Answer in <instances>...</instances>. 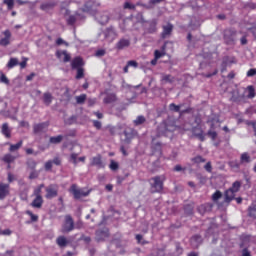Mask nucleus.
Masks as SVG:
<instances>
[{
	"instance_id": "f257e3e1",
	"label": "nucleus",
	"mask_w": 256,
	"mask_h": 256,
	"mask_svg": "<svg viewBox=\"0 0 256 256\" xmlns=\"http://www.w3.org/2000/svg\"><path fill=\"white\" fill-rule=\"evenodd\" d=\"M151 193H161L163 191V183L165 176H154L149 180Z\"/></svg>"
},
{
	"instance_id": "f03ea898",
	"label": "nucleus",
	"mask_w": 256,
	"mask_h": 256,
	"mask_svg": "<svg viewBox=\"0 0 256 256\" xmlns=\"http://www.w3.org/2000/svg\"><path fill=\"white\" fill-rule=\"evenodd\" d=\"M173 131H175V125L169 121H163L157 127V137H166V135L173 133Z\"/></svg>"
},
{
	"instance_id": "7ed1b4c3",
	"label": "nucleus",
	"mask_w": 256,
	"mask_h": 256,
	"mask_svg": "<svg viewBox=\"0 0 256 256\" xmlns=\"http://www.w3.org/2000/svg\"><path fill=\"white\" fill-rule=\"evenodd\" d=\"M223 39L226 45H235V41H237V31L233 28L225 29Z\"/></svg>"
},
{
	"instance_id": "20e7f679",
	"label": "nucleus",
	"mask_w": 256,
	"mask_h": 256,
	"mask_svg": "<svg viewBox=\"0 0 256 256\" xmlns=\"http://www.w3.org/2000/svg\"><path fill=\"white\" fill-rule=\"evenodd\" d=\"M107 239H109V228L104 227L96 230L95 232L96 243H103Z\"/></svg>"
},
{
	"instance_id": "39448f33",
	"label": "nucleus",
	"mask_w": 256,
	"mask_h": 256,
	"mask_svg": "<svg viewBox=\"0 0 256 256\" xmlns=\"http://www.w3.org/2000/svg\"><path fill=\"white\" fill-rule=\"evenodd\" d=\"M74 199H81V197H87L89 195V191L85 192V190L77 187V184H72L69 190Z\"/></svg>"
},
{
	"instance_id": "423d86ee",
	"label": "nucleus",
	"mask_w": 256,
	"mask_h": 256,
	"mask_svg": "<svg viewBox=\"0 0 256 256\" xmlns=\"http://www.w3.org/2000/svg\"><path fill=\"white\" fill-rule=\"evenodd\" d=\"M75 229V221H73V217L71 215L65 216V222L62 226L63 233H71Z\"/></svg>"
},
{
	"instance_id": "0eeeda50",
	"label": "nucleus",
	"mask_w": 256,
	"mask_h": 256,
	"mask_svg": "<svg viewBox=\"0 0 256 256\" xmlns=\"http://www.w3.org/2000/svg\"><path fill=\"white\" fill-rule=\"evenodd\" d=\"M47 199H55L59 195V187L56 184H50L45 188Z\"/></svg>"
},
{
	"instance_id": "6e6552de",
	"label": "nucleus",
	"mask_w": 256,
	"mask_h": 256,
	"mask_svg": "<svg viewBox=\"0 0 256 256\" xmlns=\"http://www.w3.org/2000/svg\"><path fill=\"white\" fill-rule=\"evenodd\" d=\"M83 13H90V15H95L97 12V3L92 0L87 1L82 8Z\"/></svg>"
},
{
	"instance_id": "1a4fd4ad",
	"label": "nucleus",
	"mask_w": 256,
	"mask_h": 256,
	"mask_svg": "<svg viewBox=\"0 0 256 256\" xmlns=\"http://www.w3.org/2000/svg\"><path fill=\"white\" fill-rule=\"evenodd\" d=\"M173 24L168 22L167 24L162 25L161 39H169L173 33Z\"/></svg>"
},
{
	"instance_id": "9d476101",
	"label": "nucleus",
	"mask_w": 256,
	"mask_h": 256,
	"mask_svg": "<svg viewBox=\"0 0 256 256\" xmlns=\"http://www.w3.org/2000/svg\"><path fill=\"white\" fill-rule=\"evenodd\" d=\"M103 35L109 43H112V41H115V39H117V32L115 31L114 27H109L104 30Z\"/></svg>"
},
{
	"instance_id": "9b49d317",
	"label": "nucleus",
	"mask_w": 256,
	"mask_h": 256,
	"mask_svg": "<svg viewBox=\"0 0 256 256\" xmlns=\"http://www.w3.org/2000/svg\"><path fill=\"white\" fill-rule=\"evenodd\" d=\"M90 167H97V169L105 168V164L103 163V158L101 157L100 154L91 158Z\"/></svg>"
},
{
	"instance_id": "f8f14e48",
	"label": "nucleus",
	"mask_w": 256,
	"mask_h": 256,
	"mask_svg": "<svg viewBox=\"0 0 256 256\" xmlns=\"http://www.w3.org/2000/svg\"><path fill=\"white\" fill-rule=\"evenodd\" d=\"M49 128V122H42L33 125V131L35 135H41V133H45Z\"/></svg>"
},
{
	"instance_id": "ddd939ff",
	"label": "nucleus",
	"mask_w": 256,
	"mask_h": 256,
	"mask_svg": "<svg viewBox=\"0 0 256 256\" xmlns=\"http://www.w3.org/2000/svg\"><path fill=\"white\" fill-rule=\"evenodd\" d=\"M94 16L100 25H107L109 23V14L106 12H96Z\"/></svg>"
},
{
	"instance_id": "4468645a",
	"label": "nucleus",
	"mask_w": 256,
	"mask_h": 256,
	"mask_svg": "<svg viewBox=\"0 0 256 256\" xmlns=\"http://www.w3.org/2000/svg\"><path fill=\"white\" fill-rule=\"evenodd\" d=\"M197 211L198 213H200V215H205V213H211V211H213V204L212 203L202 204L198 206Z\"/></svg>"
},
{
	"instance_id": "2eb2a0df",
	"label": "nucleus",
	"mask_w": 256,
	"mask_h": 256,
	"mask_svg": "<svg viewBox=\"0 0 256 256\" xmlns=\"http://www.w3.org/2000/svg\"><path fill=\"white\" fill-rule=\"evenodd\" d=\"M56 57L60 59V61H63L64 63H69V61H71V55L67 53V50H63V51L58 50L56 52Z\"/></svg>"
},
{
	"instance_id": "dca6fc26",
	"label": "nucleus",
	"mask_w": 256,
	"mask_h": 256,
	"mask_svg": "<svg viewBox=\"0 0 256 256\" xmlns=\"http://www.w3.org/2000/svg\"><path fill=\"white\" fill-rule=\"evenodd\" d=\"M4 38L0 39V45L2 47H7L11 43V31L5 30L3 32Z\"/></svg>"
},
{
	"instance_id": "f3484780",
	"label": "nucleus",
	"mask_w": 256,
	"mask_h": 256,
	"mask_svg": "<svg viewBox=\"0 0 256 256\" xmlns=\"http://www.w3.org/2000/svg\"><path fill=\"white\" fill-rule=\"evenodd\" d=\"M13 129L9 127V123H3L1 126V133L6 139H11V133Z\"/></svg>"
},
{
	"instance_id": "a211bd4d",
	"label": "nucleus",
	"mask_w": 256,
	"mask_h": 256,
	"mask_svg": "<svg viewBox=\"0 0 256 256\" xmlns=\"http://www.w3.org/2000/svg\"><path fill=\"white\" fill-rule=\"evenodd\" d=\"M9 195V184L0 183V199L3 200Z\"/></svg>"
},
{
	"instance_id": "6ab92c4d",
	"label": "nucleus",
	"mask_w": 256,
	"mask_h": 256,
	"mask_svg": "<svg viewBox=\"0 0 256 256\" xmlns=\"http://www.w3.org/2000/svg\"><path fill=\"white\" fill-rule=\"evenodd\" d=\"M190 243L194 249H197L199 248V245L203 243V238L201 237V235H194L192 236Z\"/></svg>"
},
{
	"instance_id": "aec40b11",
	"label": "nucleus",
	"mask_w": 256,
	"mask_h": 256,
	"mask_svg": "<svg viewBox=\"0 0 256 256\" xmlns=\"http://www.w3.org/2000/svg\"><path fill=\"white\" fill-rule=\"evenodd\" d=\"M192 133L194 137L199 139V141H205V135H203V130L201 129V127L192 128Z\"/></svg>"
},
{
	"instance_id": "412c9836",
	"label": "nucleus",
	"mask_w": 256,
	"mask_h": 256,
	"mask_svg": "<svg viewBox=\"0 0 256 256\" xmlns=\"http://www.w3.org/2000/svg\"><path fill=\"white\" fill-rule=\"evenodd\" d=\"M42 101L46 107H49L53 103V94L51 92H45L42 96Z\"/></svg>"
},
{
	"instance_id": "4be33fe9",
	"label": "nucleus",
	"mask_w": 256,
	"mask_h": 256,
	"mask_svg": "<svg viewBox=\"0 0 256 256\" xmlns=\"http://www.w3.org/2000/svg\"><path fill=\"white\" fill-rule=\"evenodd\" d=\"M124 135L126 137V143H131V139H133V137L137 135V131H135L134 129H127L124 131Z\"/></svg>"
},
{
	"instance_id": "5701e85b",
	"label": "nucleus",
	"mask_w": 256,
	"mask_h": 256,
	"mask_svg": "<svg viewBox=\"0 0 256 256\" xmlns=\"http://www.w3.org/2000/svg\"><path fill=\"white\" fill-rule=\"evenodd\" d=\"M31 206L35 209H41V207H43V196H36L32 201Z\"/></svg>"
},
{
	"instance_id": "b1692460",
	"label": "nucleus",
	"mask_w": 256,
	"mask_h": 256,
	"mask_svg": "<svg viewBox=\"0 0 256 256\" xmlns=\"http://www.w3.org/2000/svg\"><path fill=\"white\" fill-rule=\"evenodd\" d=\"M148 23H149V27L147 29V33H150V34L157 33V19H152Z\"/></svg>"
},
{
	"instance_id": "393cba45",
	"label": "nucleus",
	"mask_w": 256,
	"mask_h": 256,
	"mask_svg": "<svg viewBox=\"0 0 256 256\" xmlns=\"http://www.w3.org/2000/svg\"><path fill=\"white\" fill-rule=\"evenodd\" d=\"M83 65V59L81 57H76L71 62L72 69H81Z\"/></svg>"
},
{
	"instance_id": "a878e982",
	"label": "nucleus",
	"mask_w": 256,
	"mask_h": 256,
	"mask_svg": "<svg viewBox=\"0 0 256 256\" xmlns=\"http://www.w3.org/2000/svg\"><path fill=\"white\" fill-rule=\"evenodd\" d=\"M129 45H131V42L128 39L122 38L116 44V48L122 50L125 49V47H129Z\"/></svg>"
},
{
	"instance_id": "bb28decb",
	"label": "nucleus",
	"mask_w": 256,
	"mask_h": 256,
	"mask_svg": "<svg viewBox=\"0 0 256 256\" xmlns=\"http://www.w3.org/2000/svg\"><path fill=\"white\" fill-rule=\"evenodd\" d=\"M175 77L171 74H162L161 83L162 85H166V83H174Z\"/></svg>"
},
{
	"instance_id": "cd10ccee",
	"label": "nucleus",
	"mask_w": 256,
	"mask_h": 256,
	"mask_svg": "<svg viewBox=\"0 0 256 256\" xmlns=\"http://www.w3.org/2000/svg\"><path fill=\"white\" fill-rule=\"evenodd\" d=\"M103 101L106 103V105L115 103V101H117V95L115 93L107 94Z\"/></svg>"
},
{
	"instance_id": "c85d7f7f",
	"label": "nucleus",
	"mask_w": 256,
	"mask_h": 256,
	"mask_svg": "<svg viewBox=\"0 0 256 256\" xmlns=\"http://www.w3.org/2000/svg\"><path fill=\"white\" fill-rule=\"evenodd\" d=\"M235 193L236 192L230 190V188L228 190H226V192H225V202L226 203H231V201H233V199H235Z\"/></svg>"
},
{
	"instance_id": "c756f323",
	"label": "nucleus",
	"mask_w": 256,
	"mask_h": 256,
	"mask_svg": "<svg viewBox=\"0 0 256 256\" xmlns=\"http://www.w3.org/2000/svg\"><path fill=\"white\" fill-rule=\"evenodd\" d=\"M56 243H57L58 247H67L69 241H67V238L65 236H59L56 239Z\"/></svg>"
},
{
	"instance_id": "7c9ffc66",
	"label": "nucleus",
	"mask_w": 256,
	"mask_h": 256,
	"mask_svg": "<svg viewBox=\"0 0 256 256\" xmlns=\"http://www.w3.org/2000/svg\"><path fill=\"white\" fill-rule=\"evenodd\" d=\"M144 123H147V118H145V116L143 115L136 117V119L133 121L135 127H139V125H144Z\"/></svg>"
},
{
	"instance_id": "2f4dec72",
	"label": "nucleus",
	"mask_w": 256,
	"mask_h": 256,
	"mask_svg": "<svg viewBox=\"0 0 256 256\" xmlns=\"http://www.w3.org/2000/svg\"><path fill=\"white\" fill-rule=\"evenodd\" d=\"M61 141H63V135L53 136L49 139V142L52 143V145H59Z\"/></svg>"
},
{
	"instance_id": "473e14b6",
	"label": "nucleus",
	"mask_w": 256,
	"mask_h": 256,
	"mask_svg": "<svg viewBox=\"0 0 256 256\" xmlns=\"http://www.w3.org/2000/svg\"><path fill=\"white\" fill-rule=\"evenodd\" d=\"M55 7V2H45L41 4L40 9L42 11H48V9H53Z\"/></svg>"
},
{
	"instance_id": "72a5a7b5",
	"label": "nucleus",
	"mask_w": 256,
	"mask_h": 256,
	"mask_svg": "<svg viewBox=\"0 0 256 256\" xmlns=\"http://www.w3.org/2000/svg\"><path fill=\"white\" fill-rule=\"evenodd\" d=\"M78 17H81V15H79V13H75V15H70L67 19V23L69 25H75V23L77 22Z\"/></svg>"
},
{
	"instance_id": "f704fd0d",
	"label": "nucleus",
	"mask_w": 256,
	"mask_h": 256,
	"mask_svg": "<svg viewBox=\"0 0 256 256\" xmlns=\"http://www.w3.org/2000/svg\"><path fill=\"white\" fill-rule=\"evenodd\" d=\"M77 105H83L85 101H87V94H81L80 96H76Z\"/></svg>"
},
{
	"instance_id": "c9c22d12",
	"label": "nucleus",
	"mask_w": 256,
	"mask_h": 256,
	"mask_svg": "<svg viewBox=\"0 0 256 256\" xmlns=\"http://www.w3.org/2000/svg\"><path fill=\"white\" fill-rule=\"evenodd\" d=\"M19 65V59L17 58H10L7 67L8 69H13V67H17Z\"/></svg>"
},
{
	"instance_id": "e433bc0d",
	"label": "nucleus",
	"mask_w": 256,
	"mask_h": 256,
	"mask_svg": "<svg viewBox=\"0 0 256 256\" xmlns=\"http://www.w3.org/2000/svg\"><path fill=\"white\" fill-rule=\"evenodd\" d=\"M2 161L8 164L13 163V161H15V156L11 154H5L4 157L2 158Z\"/></svg>"
},
{
	"instance_id": "4c0bfd02",
	"label": "nucleus",
	"mask_w": 256,
	"mask_h": 256,
	"mask_svg": "<svg viewBox=\"0 0 256 256\" xmlns=\"http://www.w3.org/2000/svg\"><path fill=\"white\" fill-rule=\"evenodd\" d=\"M23 145V140H20L18 143L16 144H11L9 151L13 152V151H17L18 149H21V146Z\"/></svg>"
},
{
	"instance_id": "58836bf2",
	"label": "nucleus",
	"mask_w": 256,
	"mask_h": 256,
	"mask_svg": "<svg viewBox=\"0 0 256 256\" xmlns=\"http://www.w3.org/2000/svg\"><path fill=\"white\" fill-rule=\"evenodd\" d=\"M240 163H251V156H249L247 153H243L240 157Z\"/></svg>"
},
{
	"instance_id": "ea45409f",
	"label": "nucleus",
	"mask_w": 256,
	"mask_h": 256,
	"mask_svg": "<svg viewBox=\"0 0 256 256\" xmlns=\"http://www.w3.org/2000/svg\"><path fill=\"white\" fill-rule=\"evenodd\" d=\"M241 181H235L232 184V187L230 188V190H232L234 193H238L239 189H241Z\"/></svg>"
},
{
	"instance_id": "a19ab883",
	"label": "nucleus",
	"mask_w": 256,
	"mask_h": 256,
	"mask_svg": "<svg viewBox=\"0 0 256 256\" xmlns=\"http://www.w3.org/2000/svg\"><path fill=\"white\" fill-rule=\"evenodd\" d=\"M26 165L28 167V169H30L31 171L35 170V167H37V162L33 159H29L27 162H26Z\"/></svg>"
},
{
	"instance_id": "79ce46f5",
	"label": "nucleus",
	"mask_w": 256,
	"mask_h": 256,
	"mask_svg": "<svg viewBox=\"0 0 256 256\" xmlns=\"http://www.w3.org/2000/svg\"><path fill=\"white\" fill-rule=\"evenodd\" d=\"M247 91H248V99H253L255 97V88L253 86H248L247 87Z\"/></svg>"
},
{
	"instance_id": "37998d69",
	"label": "nucleus",
	"mask_w": 256,
	"mask_h": 256,
	"mask_svg": "<svg viewBox=\"0 0 256 256\" xmlns=\"http://www.w3.org/2000/svg\"><path fill=\"white\" fill-rule=\"evenodd\" d=\"M249 211V217H252L253 219H256V205H251L248 208Z\"/></svg>"
},
{
	"instance_id": "c03bdc74",
	"label": "nucleus",
	"mask_w": 256,
	"mask_h": 256,
	"mask_svg": "<svg viewBox=\"0 0 256 256\" xmlns=\"http://www.w3.org/2000/svg\"><path fill=\"white\" fill-rule=\"evenodd\" d=\"M221 197H223V193H221V191L217 190L213 195H212V201H214V203H217L218 199H221Z\"/></svg>"
},
{
	"instance_id": "a18cd8bd",
	"label": "nucleus",
	"mask_w": 256,
	"mask_h": 256,
	"mask_svg": "<svg viewBox=\"0 0 256 256\" xmlns=\"http://www.w3.org/2000/svg\"><path fill=\"white\" fill-rule=\"evenodd\" d=\"M169 109H170V111H174L175 113H179V111H181V106L176 105L175 103H171L169 105Z\"/></svg>"
},
{
	"instance_id": "49530a36",
	"label": "nucleus",
	"mask_w": 256,
	"mask_h": 256,
	"mask_svg": "<svg viewBox=\"0 0 256 256\" xmlns=\"http://www.w3.org/2000/svg\"><path fill=\"white\" fill-rule=\"evenodd\" d=\"M26 215H29V216L31 217V221H32L33 223L39 221V216L33 214V212H31V210H27V211H26Z\"/></svg>"
},
{
	"instance_id": "de8ad7c7",
	"label": "nucleus",
	"mask_w": 256,
	"mask_h": 256,
	"mask_svg": "<svg viewBox=\"0 0 256 256\" xmlns=\"http://www.w3.org/2000/svg\"><path fill=\"white\" fill-rule=\"evenodd\" d=\"M16 3H18V5H32V7H35V5H37V2H30L28 0H16Z\"/></svg>"
},
{
	"instance_id": "09e8293b",
	"label": "nucleus",
	"mask_w": 256,
	"mask_h": 256,
	"mask_svg": "<svg viewBox=\"0 0 256 256\" xmlns=\"http://www.w3.org/2000/svg\"><path fill=\"white\" fill-rule=\"evenodd\" d=\"M76 69H77L76 79H83V77H85V70L83 68H76Z\"/></svg>"
},
{
	"instance_id": "8fccbe9b",
	"label": "nucleus",
	"mask_w": 256,
	"mask_h": 256,
	"mask_svg": "<svg viewBox=\"0 0 256 256\" xmlns=\"http://www.w3.org/2000/svg\"><path fill=\"white\" fill-rule=\"evenodd\" d=\"M244 9H248L249 11L256 9V4L253 2H247L244 4Z\"/></svg>"
},
{
	"instance_id": "3c124183",
	"label": "nucleus",
	"mask_w": 256,
	"mask_h": 256,
	"mask_svg": "<svg viewBox=\"0 0 256 256\" xmlns=\"http://www.w3.org/2000/svg\"><path fill=\"white\" fill-rule=\"evenodd\" d=\"M191 161L193 162V163H205V158H202L201 156H196V157H194V158H192L191 159Z\"/></svg>"
},
{
	"instance_id": "603ef678",
	"label": "nucleus",
	"mask_w": 256,
	"mask_h": 256,
	"mask_svg": "<svg viewBox=\"0 0 256 256\" xmlns=\"http://www.w3.org/2000/svg\"><path fill=\"white\" fill-rule=\"evenodd\" d=\"M136 19L138 21V23H147V21L145 20V17L143 16V13L139 12L136 15Z\"/></svg>"
},
{
	"instance_id": "864d4df0",
	"label": "nucleus",
	"mask_w": 256,
	"mask_h": 256,
	"mask_svg": "<svg viewBox=\"0 0 256 256\" xmlns=\"http://www.w3.org/2000/svg\"><path fill=\"white\" fill-rule=\"evenodd\" d=\"M110 169L111 171H117V169H119V163L115 162V160H111Z\"/></svg>"
},
{
	"instance_id": "5fc2aeb1",
	"label": "nucleus",
	"mask_w": 256,
	"mask_h": 256,
	"mask_svg": "<svg viewBox=\"0 0 256 256\" xmlns=\"http://www.w3.org/2000/svg\"><path fill=\"white\" fill-rule=\"evenodd\" d=\"M184 211H185L186 215H193V206L186 205L184 207Z\"/></svg>"
},
{
	"instance_id": "6e6d98bb",
	"label": "nucleus",
	"mask_w": 256,
	"mask_h": 256,
	"mask_svg": "<svg viewBox=\"0 0 256 256\" xmlns=\"http://www.w3.org/2000/svg\"><path fill=\"white\" fill-rule=\"evenodd\" d=\"M4 4L7 5L8 9H13L15 5V0H4Z\"/></svg>"
},
{
	"instance_id": "4d7b16f0",
	"label": "nucleus",
	"mask_w": 256,
	"mask_h": 256,
	"mask_svg": "<svg viewBox=\"0 0 256 256\" xmlns=\"http://www.w3.org/2000/svg\"><path fill=\"white\" fill-rule=\"evenodd\" d=\"M124 9H130V11H134L135 4H131V2H125L124 3Z\"/></svg>"
},
{
	"instance_id": "13d9d810",
	"label": "nucleus",
	"mask_w": 256,
	"mask_h": 256,
	"mask_svg": "<svg viewBox=\"0 0 256 256\" xmlns=\"http://www.w3.org/2000/svg\"><path fill=\"white\" fill-rule=\"evenodd\" d=\"M37 177H39V172H37V170H32L30 172L29 179L33 180L37 179Z\"/></svg>"
},
{
	"instance_id": "bf43d9fd",
	"label": "nucleus",
	"mask_w": 256,
	"mask_h": 256,
	"mask_svg": "<svg viewBox=\"0 0 256 256\" xmlns=\"http://www.w3.org/2000/svg\"><path fill=\"white\" fill-rule=\"evenodd\" d=\"M128 67H134V69H137L139 67V63L135 60H130L127 62Z\"/></svg>"
},
{
	"instance_id": "052dcab7",
	"label": "nucleus",
	"mask_w": 256,
	"mask_h": 256,
	"mask_svg": "<svg viewBox=\"0 0 256 256\" xmlns=\"http://www.w3.org/2000/svg\"><path fill=\"white\" fill-rule=\"evenodd\" d=\"M208 137H211L212 141H215L217 139V132L209 130L207 132Z\"/></svg>"
},
{
	"instance_id": "680f3d73",
	"label": "nucleus",
	"mask_w": 256,
	"mask_h": 256,
	"mask_svg": "<svg viewBox=\"0 0 256 256\" xmlns=\"http://www.w3.org/2000/svg\"><path fill=\"white\" fill-rule=\"evenodd\" d=\"M0 81L1 83H5V85H9V78H7V76L3 73L0 76Z\"/></svg>"
},
{
	"instance_id": "e2e57ef3",
	"label": "nucleus",
	"mask_w": 256,
	"mask_h": 256,
	"mask_svg": "<svg viewBox=\"0 0 256 256\" xmlns=\"http://www.w3.org/2000/svg\"><path fill=\"white\" fill-rule=\"evenodd\" d=\"M256 75V69L252 68L247 72V77H255Z\"/></svg>"
},
{
	"instance_id": "0e129e2a",
	"label": "nucleus",
	"mask_w": 256,
	"mask_h": 256,
	"mask_svg": "<svg viewBox=\"0 0 256 256\" xmlns=\"http://www.w3.org/2000/svg\"><path fill=\"white\" fill-rule=\"evenodd\" d=\"M105 53H106L105 50L100 49V50L96 51L95 56L96 57H104Z\"/></svg>"
},
{
	"instance_id": "69168bd1",
	"label": "nucleus",
	"mask_w": 256,
	"mask_h": 256,
	"mask_svg": "<svg viewBox=\"0 0 256 256\" xmlns=\"http://www.w3.org/2000/svg\"><path fill=\"white\" fill-rule=\"evenodd\" d=\"M11 233H12V231L10 229H5V230L0 229V235L9 236V235H11Z\"/></svg>"
},
{
	"instance_id": "338daca9",
	"label": "nucleus",
	"mask_w": 256,
	"mask_h": 256,
	"mask_svg": "<svg viewBox=\"0 0 256 256\" xmlns=\"http://www.w3.org/2000/svg\"><path fill=\"white\" fill-rule=\"evenodd\" d=\"M93 125L97 129H101V127H102L101 121H99V120H93Z\"/></svg>"
},
{
	"instance_id": "774afa93",
	"label": "nucleus",
	"mask_w": 256,
	"mask_h": 256,
	"mask_svg": "<svg viewBox=\"0 0 256 256\" xmlns=\"http://www.w3.org/2000/svg\"><path fill=\"white\" fill-rule=\"evenodd\" d=\"M52 163H53L54 165L59 166V165H61V159H60L59 157H55V158L52 160Z\"/></svg>"
}]
</instances>
